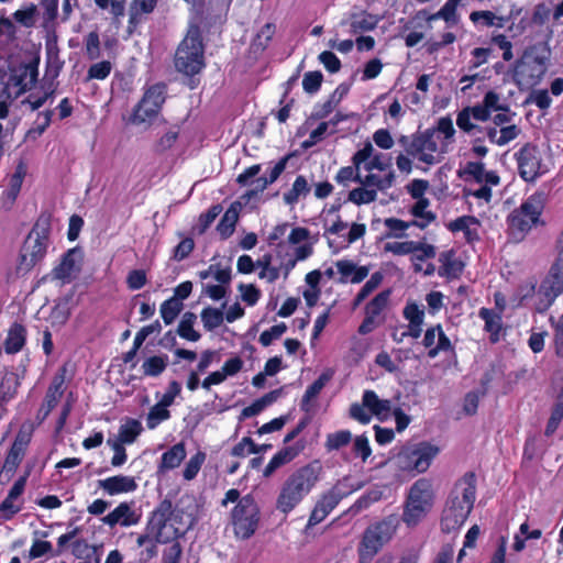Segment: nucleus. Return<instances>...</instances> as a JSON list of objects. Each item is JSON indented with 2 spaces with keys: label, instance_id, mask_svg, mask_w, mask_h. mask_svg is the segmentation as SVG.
Returning a JSON list of instances; mask_svg holds the SVG:
<instances>
[{
  "label": "nucleus",
  "instance_id": "1",
  "mask_svg": "<svg viewBox=\"0 0 563 563\" xmlns=\"http://www.w3.org/2000/svg\"><path fill=\"white\" fill-rule=\"evenodd\" d=\"M322 465L319 460L298 467L283 483L276 498V509L288 515L291 512L320 481Z\"/></svg>",
  "mask_w": 563,
  "mask_h": 563
},
{
  "label": "nucleus",
  "instance_id": "2",
  "mask_svg": "<svg viewBox=\"0 0 563 563\" xmlns=\"http://www.w3.org/2000/svg\"><path fill=\"white\" fill-rule=\"evenodd\" d=\"M322 465L319 460L298 467L283 483L276 498V509L288 515L291 512L320 481Z\"/></svg>",
  "mask_w": 563,
  "mask_h": 563
},
{
  "label": "nucleus",
  "instance_id": "3",
  "mask_svg": "<svg viewBox=\"0 0 563 563\" xmlns=\"http://www.w3.org/2000/svg\"><path fill=\"white\" fill-rule=\"evenodd\" d=\"M476 499V475L465 473L451 490L441 517L442 530L450 532L459 529L470 516Z\"/></svg>",
  "mask_w": 563,
  "mask_h": 563
},
{
  "label": "nucleus",
  "instance_id": "4",
  "mask_svg": "<svg viewBox=\"0 0 563 563\" xmlns=\"http://www.w3.org/2000/svg\"><path fill=\"white\" fill-rule=\"evenodd\" d=\"M51 214L42 212L23 241L15 265L18 276L27 275L41 264L49 246Z\"/></svg>",
  "mask_w": 563,
  "mask_h": 563
},
{
  "label": "nucleus",
  "instance_id": "5",
  "mask_svg": "<svg viewBox=\"0 0 563 563\" xmlns=\"http://www.w3.org/2000/svg\"><path fill=\"white\" fill-rule=\"evenodd\" d=\"M173 504L168 499H164L148 515L145 531L139 534L136 543L142 544L150 537H154L161 544L179 542L178 539L185 536V531L175 526Z\"/></svg>",
  "mask_w": 563,
  "mask_h": 563
},
{
  "label": "nucleus",
  "instance_id": "6",
  "mask_svg": "<svg viewBox=\"0 0 563 563\" xmlns=\"http://www.w3.org/2000/svg\"><path fill=\"white\" fill-rule=\"evenodd\" d=\"M545 203L547 195L543 191H536L514 209L507 218L510 235L516 240H522L532 228L544 224L541 216Z\"/></svg>",
  "mask_w": 563,
  "mask_h": 563
},
{
  "label": "nucleus",
  "instance_id": "7",
  "mask_svg": "<svg viewBox=\"0 0 563 563\" xmlns=\"http://www.w3.org/2000/svg\"><path fill=\"white\" fill-rule=\"evenodd\" d=\"M398 526L399 519L395 515L369 525L357 545L358 563H371L384 545L393 539Z\"/></svg>",
  "mask_w": 563,
  "mask_h": 563
},
{
  "label": "nucleus",
  "instance_id": "8",
  "mask_svg": "<svg viewBox=\"0 0 563 563\" xmlns=\"http://www.w3.org/2000/svg\"><path fill=\"white\" fill-rule=\"evenodd\" d=\"M439 453V446L421 441L401 446L391 462L396 470L416 476L427 472Z\"/></svg>",
  "mask_w": 563,
  "mask_h": 563
},
{
  "label": "nucleus",
  "instance_id": "9",
  "mask_svg": "<svg viewBox=\"0 0 563 563\" xmlns=\"http://www.w3.org/2000/svg\"><path fill=\"white\" fill-rule=\"evenodd\" d=\"M434 490L431 479L421 477L417 479L407 495L401 520L407 527L418 526L430 512L434 504Z\"/></svg>",
  "mask_w": 563,
  "mask_h": 563
},
{
  "label": "nucleus",
  "instance_id": "10",
  "mask_svg": "<svg viewBox=\"0 0 563 563\" xmlns=\"http://www.w3.org/2000/svg\"><path fill=\"white\" fill-rule=\"evenodd\" d=\"M174 65L177 71L186 76H195L205 68V45L198 29L188 31L178 44Z\"/></svg>",
  "mask_w": 563,
  "mask_h": 563
},
{
  "label": "nucleus",
  "instance_id": "11",
  "mask_svg": "<svg viewBox=\"0 0 563 563\" xmlns=\"http://www.w3.org/2000/svg\"><path fill=\"white\" fill-rule=\"evenodd\" d=\"M230 520L238 539L247 540L255 534L261 520V510L251 494L242 496L232 508Z\"/></svg>",
  "mask_w": 563,
  "mask_h": 563
},
{
  "label": "nucleus",
  "instance_id": "12",
  "mask_svg": "<svg viewBox=\"0 0 563 563\" xmlns=\"http://www.w3.org/2000/svg\"><path fill=\"white\" fill-rule=\"evenodd\" d=\"M398 143L404 147L408 156L428 166L435 165L440 162L434 155V153L438 152V143L434 140V130L432 129L416 132L411 135H401L398 139Z\"/></svg>",
  "mask_w": 563,
  "mask_h": 563
},
{
  "label": "nucleus",
  "instance_id": "13",
  "mask_svg": "<svg viewBox=\"0 0 563 563\" xmlns=\"http://www.w3.org/2000/svg\"><path fill=\"white\" fill-rule=\"evenodd\" d=\"M514 158L517 163L518 175L526 183H534L549 170L543 163L541 148L532 142L525 143L515 152Z\"/></svg>",
  "mask_w": 563,
  "mask_h": 563
},
{
  "label": "nucleus",
  "instance_id": "14",
  "mask_svg": "<svg viewBox=\"0 0 563 563\" xmlns=\"http://www.w3.org/2000/svg\"><path fill=\"white\" fill-rule=\"evenodd\" d=\"M563 294V262L555 258L548 274L541 280L537 290L534 310L539 313L547 312L556 298Z\"/></svg>",
  "mask_w": 563,
  "mask_h": 563
},
{
  "label": "nucleus",
  "instance_id": "15",
  "mask_svg": "<svg viewBox=\"0 0 563 563\" xmlns=\"http://www.w3.org/2000/svg\"><path fill=\"white\" fill-rule=\"evenodd\" d=\"M38 77V59L19 63L10 69L3 93L8 99H16L34 87Z\"/></svg>",
  "mask_w": 563,
  "mask_h": 563
},
{
  "label": "nucleus",
  "instance_id": "16",
  "mask_svg": "<svg viewBox=\"0 0 563 563\" xmlns=\"http://www.w3.org/2000/svg\"><path fill=\"white\" fill-rule=\"evenodd\" d=\"M165 100L166 85L164 82L150 86L133 108L130 121L133 124L151 122L159 114Z\"/></svg>",
  "mask_w": 563,
  "mask_h": 563
},
{
  "label": "nucleus",
  "instance_id": "17",
  "mask_svg": "<svg viewBox=\"0 0 563 563\" xmlns=\"http://www.w3.org/2000/svg\"><path fill=\"white\" fill-rule=\"evenodd\" d=\"M391 290L385 289L378 292L372 300H369L365 308V317L360 324L357 332L362 335L368 334L378 327L379 322L376 320L377 317L387 308L390 299Z\"/></svg>",
  "mask_w": 563,
  "mask_h": 563
},
{
  "label": "nucleus",
  "instance_id": "18",
  "mask_svg": "<svg viewBox=\"0 0 563 563\" xmlns=\"http://www.w3.org/2000/svg\"><path fill=\"white\" fill-rule=\"evenodd\" d=\"M422 345L428 349V357L434 358L441 352H453L454 346L440 323L429 327L423 335Z\"/></svg>",
  "mask_w": 563,
  "mask_h": 563
},
{
  "label": "nucleus",
  "instance_id": "19",
  "mask_svg": "<svg viewBox=\"0 0 563 563\" xmlns=\"http://www.w3.org/2000/svg\"><path fill=\"white\" fill-rule=\"evenodd\" d=\"M30 472H26L23 476H20L10 488L7 497L0 504V517L4 521L13 519V517L22 510L23 503L16 500L24 493L25 485Z\"/></svg>",
  "mask_w": 563,
  "mask_h": 563
},
{
  "label": "nucleus",
  "instance_id": "20",
  "mask_svg": "<svg viewBox=\"0 0 563 563\" xmlns=\"http://www.w3.org/2000/svg\"><path fill=\"white\" fill-rule=\"evenodd\" d=\"M30 472H26L23 476H20L10 488L7 497L0 504V517L4 521L13 519V517L22 510L23 503L16 500L24 493L25 485Z\"/></svg>",
  "mask_w": 563,
  "mask_h": 563
},
{
  "label": "nucleus",
  "instance_id": "21",
  "mask_svg": "<svg viewBox=\"0 0 563 563\" xmlns=\"http://www.w3.org/2000/svg\"><path fill=\"white\" fill-rule=\"evenodd\" d=\"M82 260V251L79 247H73L66 251L62 257L58 265H56L52 275L55 279L60 282L69 283L75 273L80 272L79 262Z\"/></svg>",
  "mask_w": 563,
  "mask_h": 563
},
{
  "label": "nucleus",
  "instance_id": "22",
  "mask_svg": "<svg viewBox=\"0 0 563 563\" xmlns=\"http://www.w3.org/2000/svg\"><path fill=\"white\" fill-rule=\"evenodd\" d=\"M65 378L66 367L63 366L54 375L53 380L46 390L44 401L38 410V416L42 415V419H45L52 412L63 396L65 391Z\"/></svg>",
  "mask_w": 563,
  "mask_h": 563
},
{
  "label": "nucleus",
  "instance_id": "23",
  "mask_svg": "<svg viewBox=\"0 0 563 563\" xmlns=\"http://www.w3.org/2000/svg\"><path fill=\"white\" fill-rule=\"evenodd\" d=\"M98 487L109 496L133 493L137 489V483L133 476L114 475L98 481Z\"/></svg>",
  "mask_w": 563,
  "mask_h": 563
},
{
  "label": "nucleus",
  "instance_id": "24",
  "mask_svg": "<svg viewBox=\"0 0 563 563\" xmlns=\"http://www.w3.org/2000/svg\"><path fill=\"white\" fill-rule=\"evenodd\" d=\"M380 18L376 14L369 13L366 10L360 12H352L346 19L341 21V25H349L350 33L358 34L369 32L376 29Z\"/></svg>",
  "mask_w": 563,
  "mask_h": 563
},
{
  "label": "nucleus",
  "instance_id": "25",
  "mask_svg": "<svg viewBox=\"0 0 563 563\" xmlns=\"http://www.w3.org/2000/svg\"><path fill=\"white\" fill-rule=\"evenodd\" d=\"M102 522L110 528L120 525L122 527H131L140 521V516L132 509L126 501L120 503L112 511L102 519Z\"/></svg>",
  "mask_w": 563,
  "mask_h": 563
},
{
  "label": "nucleus",
  "instance_id": "26",
  "mask_svg": "<svg viewBox=\"0 0 563 563\" xmlns=\"http://www.w3.org/2000/svg\"><path fill=\"white\" fill-rule=\"evenodd\" d=\"M438 260L440 263L438 275L440 277L453 280L459 279L463 274L464 263L456 257V252L453 249L440 253Z\"/></svg>",
  "mask_w": 563,
  "mask_h": 563
},
{
  "label": "nucleus",
  "instance_id": "27",
  "mask_svg": "<svg viewBox=\"0 0 563 563\" xmlns=\"http://www.w3.org/2000/svg\"><path fill=\"white\" fill-rule=\"evenodd\" d=\"M305 448L302 441H298L294 445L284 446L277 453L273 455L269 460L268 464L265 466L263 471L264 477H269L274 474V472L282 467L283 465L291 462Z\"/></svg>",
  "mask_w": 563,
  "mask_h": 563
},
{
  "label": "nucleus",
  "instance_id": "28",
  "mask_svg": "<svg viewBox=\"0 0 563 563\" xmlns=\"http://www.w3.org/2000/svg\"><path fill=\"white\" fill-rule=\"evenodd\" d=\"M261 170H262V165L261 164H254V165L249 166L247 168H245L236 177V183L240 186H249V185H251L253 183L256 184L255 188L247 190L246 194L244 195V197L250 199V198L258 195L260 192H263L271 185V183H268V179L266 177H264V176L258 177V178H256L255 180L252 181V178L257 176L261 173Z\"/></svg>",
  "mask_w": 563,
  "mask_h": 563
},
{
  "label": "nucleus",
  "instance_id": "29",
  "mask_svg": "<svg viewBox=\"0 0 563 563\" xmlns=\"http://www.w3.org/2000/svg\"><path fill=\"white\" fill-rule=\"evenodd\" d=\"M24 373L19 375L13 371H7L0 380V410H4V406L15 398L21 386Z\"/></svg>",
  "mask_w": 563,
  "mask_h": 563
},
{
  "label": "nucleus",
  "instance_id": "30",
  "mask_svg": "<svg viewBox=\"0 0 563 563\" xmlns=\"http://www.w3.org/2000/svg\"><path fill=\"white\" fill-rule=\"evenodd\" d=\"M478 317L484 321V330L489 333V342L496 344L500 341L503 331V316L501 312L495 311L490 308H481Z\"/></svg>",
  "mask_w": 563,
  "mask_h": 563
},
{
  "label": "nucleus",
  "instance_id": "31",
  "mask_svg": "<svg viewBox=\"0 0 563 563\" xmlns=\"http://www.w3.org/2000/svg\"><path fill=\"white\" fill-rule=\"evenodd\" d=\"M350 87L340 84L323 103H317L311 113V119L321 120L327 118L349 93Z\"/></svg>",
  "mask_w": 563,
  "mask_h": 563
},
{
  "label": "nucleus",
  "instance_id": "32",
  "mask_svg": "<svg viewBox=\"0 0 563 563\" xmlns=\"http://www.w3.org/2000/svg\"><path fill=\"white\" fill-rule=\"evenodd\" d=\"M26 328L20 322H13L7 333L3 342V349L7 354L20 352L26 342Z\"/></svg>",
  "mask_w": 563,
  "mask_h": 563
},
{
  "label": "nucleus",
  "instance_id": "33",
  "mask_svg": "<svg viewBox=\"0 0 563 563\" xmlns=\"http://www.w3.org/2000/svg\"><path fill=\"white\" fill-rule=\"evenodd\" d=\"M187 452L185 443L178 442L165 451L158 463V472L164 473L178 467L186 459Z\"/></svg>",
  "mask_w": 563,
  "mask_h": 563
},
{
  "label": "nucleus",
  "instance_id": "34",
  "mask_svg": "<svg viewBox=\"0 0 563 563\" xmlns=\"http://www.w3.org/2000/svg\"><path fill=\"white\" fill-rule=\"evenodd\" d=\"M430 206V200L426 197L417 198L415 205L410 208V213L417 218V220H411L415 227L423 230L429 224L435 221L437 214L433 211L427 210Z\"/></svg>",
  "mask_w": 563,
  "mask_h": 563
},
{
  "label": "nucleus",
  "instance_id": "35",
  "mask_svg": "<svg viewBox=\"0 0 563 563\" xmlns=\"http://www.w3.org/2000/svg\"><path fill=\"white\" fill-rule=\"evenodd\" d=\"M158 0H132L129 10V26H136L141 23L143 15L153 13Z\"/></svg>",
  "mask_w": 563,
  "mask_h": 563
},
{
  "label": "nucleus",
  "instance_id": "36",
  "mask_svg": "<svg viewBox=\"0 0 563 563\" xmlns=\"http://www.w3.org/2000/svg\"><path fill=\"white\" fill-rule=\"evenodd\" d=\"M332 374L329 372H323L312 384H310L300 401V409L306 413L311 411L310 401L318 397L327 383L331 379Z\"/></svg>",
  "mask_w": 563,
  "mask_h": 563
},
{
  "label": "nucleus",
  "instance_id": "37",
  "mask_svg": "<svg viewBox=\"0 0 563 563\" xmlns=\"http://www.w3.org/2000/svg\"><path fill=\"white\" fill-rule=\"evenodd\" d=\"M415 251L411 252V263L415 273L422 271V263L437 256V247L433 244L417 241Z\"/></svg>",
  "mask_w": 563,
  "mask_h": 563
},
{
  "label": "nucleus",
  "instance_id": "38",
  "mask_svg": "<svg viewBox=\"0 0 563 563\" xmlns=\"http://www.w3.org/2000/svg\"><path fill=\"white\" fill-rule=\"evenodd\" d=\"M395 181V174L394 172H389L385 176H379L376 174H373L368 172L367 175L363 176L360 174V181L358 185L366 186V188H373L376 189V192L387 190L393 186Z\"/></svg>",
  "mask_w": 563,
  "mask_h": 563
},
{
  "label": "nucleus",
  "instance_id": "39",
  "mask_svg": "<svg viewBox=\"0 0 563 563\" xmlns=\"http://www.w3.org/2000/svg\"><path fill=\"white\" fill-rule=\"evenodd\" d=\"M310 186L303 175H298L292 183L291 188L283 196L284 202L288 206L298 203L300 197H306L310 192Z\"/></svg>",
  "mask_w": 563,
  "mask_h": 563
},
{
  "label": "nucleus",
  "instance_id": "40",
  "mask_svg": "<svg viewBox=\"0 0 563 563\" xmlns=\"http://www.w3.org/2000/svg\"><path fill=\"white\" fill-rule=\"evenodd\" d=\"M24 455L25 453L21 451L12 448L9 449L0 472V481L2 483L9 482L12 478Z\"/></svg>",
  "mask_w": 563,
  "mask_h": 563
},
{
  "label": "nucleus",
  "instance_id": "41",
  "mask_svg": "<svg viewBox=\"0 0 563 563\" xmlns=\"http://www.w3.org/2000/svg\"><path fill=\"white\" fill-rule=\"evenodd\" d=\"M238 220L239 211L234 205H231L217 224V232L222 240H227L233 234Z\"/></svg>",
  "mask_w": 563,
  "mask_h": 563
},
{
  "label": "nucleus",
  "instance_id": "42",
  "mask_svg": "<svg viewBox=\"0 0 563 563\" xmlns=\"http://www.w3.org/2000/svg\"><path fill=\"white\" fill-rule=\"evenodd\" d=\"M142 431V423L137 419L128 418L125 422L120 426L118 441L125 444H132Z\"/></svg>",
  "mask_w": 563,
  "mask_h": 563
},
{
  "label": "nucleus",
  "instance_id": "43",
  "mask_svg": "<svg viewBox=\"0 0 563 563\" xmlns=\"http://www.w3.org/2000/svg\"><path fill=\"white\" fill-rule=\"evenodd\" d=\"M196 319L197 316L191 311H187L183 314L177 328V333L180 338L191 342H197L200 339V333L194 329Z\"/></svg>",
  "mask_w": 563,
  "mask_h": 563
},
{
  "label": "nucleus",
  "instance_id": "44",
  "mask_svg": "<svg viewBox=\"0 0 563 563\" xmlns=\"http://www.w3.org/2000/svg\"><path fill=\"white\" fill-rule=\"evenodd\" d=\"M54 115V110L46 109L44 111H40L36 114V119L34 120L32 126L26 132V136L30 139H37L41 136L51 125L52 119Z\"/></svg>",
  "mask_w": 563,
  "mask_h": 563
},
{
  "label": "nucleus",
  "instance_id": "45",
  "mask_svg": "<svg viewBox=\"0 0 563 563\" xmlns=\"http://www.w3.org/2000/svg\"><path fill=\"white\" fill-rule=\"evenodd\" d=\"M384 224L387 228V231L383 235L384 239L406 238V230H408L411 227H415V224H412V221H404L401 219L394 217L386 218L384 220Z\"/></svg>",
  "mask_w": 563,
  "mask_h": 563
},
{
  "label": "nucleus",
  "instance_id": "46",
  "mask_svg": "<svg viewBox=\"0 0 563 563\" xmlns=\"http://www.w3.org/2000/svg\"><path fill=\"white\" fill-rule=\"evenodd\" d=\"M362 488L361 483H353L352 477L350 475L342 477L341 479L336 481V483L329 488V493H331L335 499L341 501L343 498L350 496L354 492Z\"/></svg>",
  "mask_w": 563,
  "mask_h": 563
},
{
  "label": "nucleus",
  "instance_id": "47",
  "mask_svg": "<svg viewBox=\"0 0 563 563\" xmlns=\"http://www.w3.org/2000/svg\"><path fill=\"white\" fill-rule=\"evenodd\" d=\"M377 199L376 189L366 188V186L360 185L352 189L347 194L346 201L352 202L356 206L369 205Z\"/></svg>",
  "mask_w": 563,
  "mask_h": 563
},
{
  "label": "nucleus",
  "instance_id": "48",
  "mask_svg": "<svg viewBox=\"0 0 563 563\" xmlns=\"http://www.w3.org/2000/svg\"><path fill=\"white\" fill-rule=\"evenodd\" d=\"M167 362V355H153L147 357L142 364V371L144 376H159L166 369L168 364Z\"/></svg>",
  "mask_w": 563,
  "mask_h": 563
},
{
  "label": "nucleus",
  "instance_id": "49",
  "mask_svg": "<svg viewBox=\"0 0 563 563\" xmlns=\"http://www.w3.org/2000/svg\"><path fill=\"white\" fill-rule=\"evenodd\" d=\"M275 32L276 25L274 23L268 22L264 24L252 41V48L255 52H264L268 47Z\"/></svg>",
  "mask_w": 563,
  "mask_h": 563
},
{
  "label": "nucleus",
  "instance_id": "50",
  "mask_svg": "<svg viewBox=\"0 0 563 563\" xmlns=\"http://www.w3.org/2000/svg\"><path fill=\"white\" fill-rule=\"evenodd\" d=\"M352 441V433L350 430H339L333 433H328L324 442L327 452L338 451L350 444Z\"/></svg>",
  "mask_w": 563,
  "mask_h": 563
},
{
  "label": "nucleus",
  "instance_id": "51",
  "mask_svg": "<svg viewBox=\"0 0 563 563\" xmlns=\"http://www.w3.org/2000/svg\"><path fill=\"white\" fill-rule=\"evenodd\" d=\"M167 408L168 406L158 401L150 409L146 417V427L150 430L157 428L159 423L170 418V411Z\"/></svg>",
  "mask_w": 563,
  "mask_h": 563
},
{
  "label": "nucleus",
  "instance_id": "52",
  "mask_svg": "<svg viewBox=\"0 0 563 563\" xmlns=\"http://www.w3.org/2000/svg\"><path fill=\"white\" fill-rule=\"evenodd\" d=\"M384 275L382 272H375L371 275L369 279L363 285L353 300V306L357 307L372 294L383 282Z\"/></svg>",
  "mask_w": 563,
  "mask_h": 563
},
{
  "label": "nucleus",
  "instance_id": "53",
  "mask_svg": "<svg viewBox=\"0 0 563 563\" xmlns=\"http://www.w3.org/2000/svg\"><path fill=\"white\" fill-rule=\"evenodd\" d=\"M360 174H361V169L354 164H352L350 166H343L335 174L334 180L340 186L347 188V187H350L351 183L358 184Z\"/></svg>",
  "mask_w": 563,
  "mask_h": 563
},
{
  "label": "nucleus",
  "instance_id": "54",
  "mask_svg": "<svg viewBox=\"0 0 563 563\" xmlns=\"http://www.w3.org/2000/svg\"><path fill=\"white\" fill-rule=\"evenodd\" d=\"M201 321L207 331H212L220 327L224 320V314L221 309L206 307L202 309Z\"/></svg>",
  "mask_w": 563,
  "mask_h": 563
},
{
  "label": "nucleus",
  "instance_id": "55",
  "mask_svg": "<svg viewBox=\"0 0 563 563\" xmlns=\"http://www.w3.org/2000/svg\"><path fill=\"white\" fill-rule=\"evenodd\" d=\"M184 305L177 298H168L161 305V316L166 325L173 323L183 310Z\"/></svg>",
  "mask_w": 563,
  "mask_h": 563
},
{
  "label": "nucleus",
  "instance_id": "56",
  "mask_svg": "<svg viewBox=\"0 0 563 563\" xmlns=\"http://www.w3.org/2000/svg\"><path fill=\"white\" fill-rule=\"evenodd\" d=\"M206 457L207 455L203 451H198L196 454H194L186 463L183 471L184 479L192 481L198 475L201 466L206 461Z\"/></svg>",
  "mask_w": 563,
  "mask_h": 563
},
{
  "label": "nucleus",
  "instance_id": "57",
  "mask_svg": "<svg viewBox=\"0 0 563 563\" xmlns=\"http://www.w3.org/2000/svg\"><path fill=\"white\" fill-rule=\"evenodd\" d=\"M472 114L468 112V109L463 108L456 117V125L457 128L468 135H475V132H483V126L477 125L472 122Z\"/></svg>",
  "mask_w": 563,
  "mask_h": 563
},
{
  "label": "nucleus",
  "instance_id": "58",
  "mask_svg": "<svg viewBox=\"0 0 563 563\" xmlns=\"http://www.w3.org/2000/svg\"><path fill=\"white\" fill-rule=\"evenodd\" d=\"M470 19L472 22L477 23L482 22L484 26H497L503 27L504 26V18L497 16L492 11H473L470 15Z\"/></svg>",
  "mask_w": 563,
  "mask_h": 563
},
{
  "label": "nucleus",
  "instance_id": "59",
  "mask_svg": "<svg viewBox=\"0 0 563 563\" xmlns=\"http://www.w3.org/2000/svg\"><path fill=\"white\" fill-rule=\"evenodd\" d=\"M323 75L319 70L307 71L302 78V88L309 95L317 93L322 85Z\"/></svg>",
  "mask_w": 563,
  "mask_h": 563
},
{
  "label": "nucleus",
  "instance_id": "60",
  "mask_svg": "<svg viewBox=\"0 0 563 563\" xmlns=\"http://www.w3.org/2000/svg\"><path fill=\"white\" fill-rule=\"evenodd\" d=\"M25 173L26 172H25L24 165L22 163L19 164L15 168V172L13 173V175L10 178L9 189H8V197L10 199H12V200L16 199V197L21 190L23 179L25 177Z\"/></svg>",
  "mask_w": 563,
  "mask_h": 563
},
{
  "label": "nucleus",
  "instance_id": "61",
  "mask_svg": "<svg viewBox=\"0 0 563 563\" xmlns=\"http://www.w3.org/2000/svg\"><path fill=\"white\" fill-rule=\"evenodd\" d=\"M287 331L285 322L277 323L260 334L258 342L263 346H269L274 340L279 339Z\"/></svg>",
  "mask_w": 563,
  "mask_h": 563
},
{
  "label": "nucleus",
  "instance_id": "62",
  "mask_svg": "<svg viewBox=\"0 0 563 563\" xmlns=\"http://www.w3.org/2000/svg\"><path fill=\"white\" fill-rule=\"evenodd\" d=\"M112 65L109 60H101L90 65L87 71V80H104L111 73Z\"/></svg>",
  "mask_w": 563,
  "mask_h": 563
},
{
  "label": "nucleus",
  "instance_id": "63",
  "mask_svg": "<svg viewBox=\"0 0 563 563\" xmlns=\"http://www.w3.org/2000/svg\"><path fill=\"white\" fill-rule=\"evenodd\" d=\"M158 543L159 541H156L154 537H150L148 540H146L142 544L136 543L139 548H142V550L139 553L140 563H147L157 555Z\"/></svg>",
  "mask_w": 563,
  "mask_h": 563
},
{
  "label": "nucleus",
  "instance_id": "64",
  "mask_svg": "<svg viewBox=\"0 0 563 563\" xmlns=\"http://www.w3.org/2000/svg\"><path fill=\"white\" fill-rule=\"evenodd\" d=\"M86 55L89 59H98L101 55L100 38L96 31L89 32L85 37Z\"/></svg>",
  "mask_w": 563,
  "mask_h": 563
}]
</instances>
